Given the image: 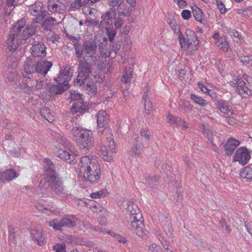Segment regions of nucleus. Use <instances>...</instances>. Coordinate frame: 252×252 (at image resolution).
<instances>
[{
  "label": "nucleus",
  "instance_id": "obj_51",
  "mask_svg": "<svg viewBox=\"0 0 252 252\" xmlns=\"http://www.w3.org/2000/svg\"><path fill=\"white\" fill-rule=\"evenodd\" d=\"M239 61L243 63V64L249 66V55L245 56L244 55H238Z\"/></svg>",
  "mask_w": 252,
  "mask_h": 252
},
{
  "label": "nucleus",
  "instance_id": "obj_53",
  "mask_svg": "<svg viewBox=\"0 0 252 252\" xmlns=\"http://www.w3.org/2000/svg\"><path fill=\"white\" fill-rule=\"evenodd\" d=\"M105 192L104 190H101L99 191L92 193L91 196L93 198H100L103 196Z\"/></svg>",
  "mask_w": 252,
  "mask_h": 252
},
{
  "label": "nucleus",
  "instance_id": "obj_6",
  "mask_svg": "<svg viewBox=\"0 0 252 252\" xmlns=\"http://www.w3.org/2000/svg\"><path fill=\"white\" fill-rule=\"evenodd\" d=\"M70 131L76 137V143L80 148L89 150L94 145V138L93 132L89 129L83 128L82 126L72 125Z\"/></svg>",
  "mask_w": 252,
  "mask_h": 252
},
{
  "label": "nucleus",
  "instance_id": "obj_34",
  "mask_svg": "<svg viewBox=\"0 0 252 252\" xmlns=\"http://www.w3.org/2000/svg\"><path fill=\"white\" fill-rule=\"evenodd\" d=\"M57 141L64 148L71 150V149L72 148L71 143L63 135H61L60 134H58L57 136Z\"/></svg>",
  "mask_w": 252,
  "mask_h": 252
},
{
  "label": "nucleus",
  "instance_id": "obj_2",
  "mask_svg": "<svg viewBox=\"0 0 252 252\" xmlns=\"http://www.w3.org/2000/svg\"><path fill=\"white\" fill-rule=\"evenodd\" d=\"M97 44L94 40H85L81 45L78 42L74 43L75 55L79 62L78 74L77 77L78 82L86 84L90 87L94 89V83L90 81L89 77L93 64H95L99 58L97 52Z\"/></svg>",
  "mask_w": 252,
  "mask_h": 252
},
{
  "label": "nucleus",
  "instance_id": "obj_1",
  "mask_svg": "<svg viewBox=\"0 0 252 252\" xmlns=\"http://www.w3.org/2000/svg\"><path fill=\"white\" fill-rule=\"evenodd\" d=\"M36 25L34 23L26 25V20L22 18L18 21L10 30L9 37L7 40V63L13 66L17 65V59L15 52L22 41L29 40L28 43L32 45L30 49L32 56L33 58H43L46 55V47L43 42H38L31 37L35 32Z\"/></svg>",
  "mask_w": 252,
  "mask_h": 252
},
{
  "label": "nucleus",
  "instance_id": "obj_21",
  "mask_svg": "<svg viewBox=\"0 0 252 252\" xmlns=\"http://www.w3.org/2000/svg\"><path fill=\"white\" fill-rule=\"evenodd\" d=\"M109 119V116L105 110H101L99 111L97 115V124L99 128H110L108 127V122Z\"/></svg>",
  "mask_w": 252,
  "mask_h": 252
},
{
  "label": "nucleus",
  "instance_id": "obj_8",
  "mask_svg": "<svg viewBox=\"0 0 252 252\" xmlns=\"http://www.w3.org/2000/svg\"><path fill=\"white\" fill-rule=\"evenodd\" d=\"M178 35L181 48L183 50L192 51L198 49L199 40L193 31L187 30L186 34H183L180 29H178Z\"/></svg>",
  "mask_w": 252,
  "mask_h": 252
},
{
  "label": "nucleus",
  "instance_id": "obj_20",
  "mask_svg": "<svg viewBox=\"0 0 252 252\" xmlns=\"http://www.w3.org/2000/svg\"><path fill=\"white\" fill-rule=\"evenodd\" d=\"M116 17L115 8H111L105 14L101 16L102 20L101 21V25L103 26H111L113 23V20Z\"/></svg>",
  "mask_w": 252,
  "mask_h": 252
},
{
  "label": "nucleus",
  "instance_id": "obj_30",
  "mask_svg": "<svg viewBox=\"0 0 252 252\" xmlns=\"http://www.w3.org/2000/svg\"><path fill=\"white\" fill-rule=\"evenodd\" d=\"M215 104L222 113L227 114L230 111L228 102L226 100L216 99Z\"/></svg>",
  "mask_w": 252,
  "mask_h": 252
},
{
  "label": "nucleus",
  "instance_id": "obj_15",
  "mask_svg": "<svg viewBox=\"0 0 252 252\" xmlns=\"http://www.w3.org/2000/svg\"><path fill=\"white\" fill-rule=\"evenodd\" d=\"M252 151L245 147L238 148L234 156V160L238 161L241 164H246L251 158Z\"/></svg>",
  "mask_w": 252,
  "mask_h": 252
},
{
  "label": "nucleus",
  "instance_id": "obj_36",
  "mask_svg": "<svg viewBox=\"0 0 252 252\" xmlns=\"http://www.w3.org/2000/svg\"><path fill=\"white\" fill-rule=\"evenodd\" d=\"M145 178L146 184L151 188H155L158 184L159 177L158 176H150L148 175H146Z\"/></svg>",
  "mask_w": 252,
  "mask_h": 252
},
{
  "label": "nucleus",
  "instance_id": "obj_5",
  "mask_svg": "<svg viewBox=\"0 0 252 252\" xmlns=\"http://www.w3.org/2000/svg\"><path fill=\"white\" fill-rule=\"evenodd\" d=\"M79 166L83 172L84 178L92 184L96 183L100 178V166L96 160L92 156L82 157Z\"/></svg>",
  "mask_w": 252,
  "mask_h": 252
},
{
  "label": "nucleus",
  "instance_id": "obj_48",
  "mask_svg": "<svg viewBox=\"0 0 252 252\" xmlns=\"http://www.w3.org/2000/svg\"><path fill=\"white\" fill-rule=\"evenodd\" d=\"M217 5L220 14H225L227 10L225 4L220 0H217Z\"/></svg>",
  "mask_w": 252,
  "mask_h": 252
},
{
  "label": "nucleus",
  "instance_id": "obj_45",
  "mask_svg": "<svg viewBox=\"0 0 252 252\" xmlns=\"http://www.w3.org/2000/svg\"><path fill=\"white\" fill-rule=\"evenodd\" d=\"M167 121L171 125L176 126L177 125L178 121H179L180 118L176 117L170 114H169L167 117Z\"/></svg>",
  "mask_w": 252,
  "mask_h": 252
},
{
  "label": "nucleus",
  "instance_id": "obj_57",
  "mask_svg": "<svg viewBox=\"0 0 252 252\" xmlns=\"http://www.w3.org/2000/svg\"><path fill=\"white\" fill-rule=\"evenodd\" d=\"M65 34H66V36L67 37V38L69 40L71 41L74 44L75 42H78V41L80 39V36L75 37V36H72V35L69 34L68 33H65Z\"/></svg>",
  "mask_w": 252,
  "mask_h": 252
},
{
  "label": "nucleus",
  "instance_id": "obj_37",
  "mask_svg": "<svg viewBox=\"0 0 252 252\" xmlns=\"http://www.w3.org/2000/svg\"><path fill=\"white\" fill-rule=\"evenodd\" d=\"M70 73L68 70H63L60 72V76L58 80L62 83H67V82L70 79Z\"/></svg>",
  "mask_w": 252,
  "mask_h": 252
},
{
  "label": "nucleus",
  "instance_id": "obj_55",
  "mask_svg": "<svg viewBox=\"0 0 252 252\" xmlns=\"http://www.w3.org/2000/svg\"><path fill=\"white\" fill-rule=\"evenodd\" d=\"M115 238L119 242L124 244L127 242L126 238L120 234H117V235H115Z\"/></svg>",
  "mask_w": 252,
  "mask_h": 252
},
{
  "label": "nucleus",
  "instance_id": "obj_31",
  "mask_svg": "<svg viewBox=\"0 0 252 252\" xmlns=\"http://www.w3.org/2000/svg\"><path fill=\"white\" fill-rule=\"evenodd\" d=\"M192 10L196 20L201 23H204L206 21L204 18V14L202 10L196 5L192 7Z\"/></svg>",
  "mask_w": 252,
  "mask_h": 252
},
{
  "label": "nucleus",
  "instance_id": "obj_47",
  "mask_svg": "<svg viewBox=\"0 0 252 252\" xmlns=\"http://www.w3.org/2000/svg\"><path fill=\"white\" fill-rule=\"evenodd\" d=\"M66 246L64 243L56 244L53 246V250L55 252H66Z\"/></svg>",
  "mask_w": 252,
  "mask_h": 252
},
{
  "label": "nucleus",
  "instance_id": "obj_49",
  "mask_svg": "<svg viewBox=\"0 0 252 252\" xmlns=\"http://www.w3.org/2000/svg\"><path fill=\"white\" fill-rule=\"evenodd\" d=\"M61 39V38L59 35L54 34L52 36L49 38V41L55 44L56 46H58V44L60 43Z\"/></svg>",
  "mask_w": 252,
  "mask_h": 252
},
{
  "label": "nucleus",
  "instance_id": "obj_50",
  "mask_svg": "<svg viewBox=\"0 0 252 252\" xmlns=\"http://www.w3.org/2000/svg\"><path fill=\"white\" fill-rule=\"evenodd\" d=\"M176 126L182 129L185 130L189 127V125L187 122L182 120L180 118L179 121H178V124L176 125Z\"/></svg>",
  "mask_w": 252,
  "mask_h": 252
},
{
  "label": "nucleus",
  "instance_id": "obj_64",
  "mask_svg": "<svg viewBox=\"0 0 252 252\" xmlns=\"http://www.w3.org/2000/svg\"><path fill=\"white\" fill-rule=\"evenodd\" d=\"M53 25L49 22V20H45L42 24V27L44 28V29L48 30L50 29Z\"/></svg>",
  "mask_w": 252,
  "mask_h": 252
},
{
  "label": "nucleus",
  "instance_id": "obj_35",
  "mask_svg": "<svg viewBox=\"0 0 252 252\" xmlns=\"http://www.w3.org/2000/svg\"><path fill=\"white\" fill-rule=\"evenodd\" d=\"M144 91H145L144 94L143 96V100L144 101L145 103V110L146 111V113L147 114V111H150V109H152L153 107V103L150 100V99L148 97V87H145L143 89ZM150 114V112H148V114Z\"/></svg>",
  "mask_w": 252,
  "mask_h": 252
},
{
  "label": "nucleus",
  "instance_id": "obj_7",
  "mask_svg": "<svg viewBox=\"0 0 252 252\" xmlns=\"http://www.w3.org/2000/svg\"><path fill=\"white\" fill-rule=\"evenodd\" d=\"M98 134L102 139L107 140L108 142V147L109 150L111 151V152H109L105 146L100 145L98 154L104 160L111 162L113 160L112 153L116 152L112 129L111 128H105L99 131Z\"/></svg>",
  "mask_w": 252,
  "mask_h": 252
},
{
  "label": "nucleus",
  "instance_id": "obj_17",
  "mask_svg": "<svg viewBox=\"0 0 252 252\" xmlns=\"http://www.w3.org/2000/svg\"><path fill=\"white\" fill-rule=\"evenodd\" d=\"M132 139L134 140V146L129 151V155L135 158L140 157L141 152L142 150V137L137 134H134Z\"/></svg>",
  "mask_w": 252,
  "mask_h": 252
},
{
  "label": "nucleus",
  "instance_id": "obj_29",
  "mask_svg": "<svg viewBox=\"0 0 252 252\" xmlns=\"http://www.w3.org/2000/svg\"><path fill=\"white\" fill-rule=\"evenodd\" d=\"M132 7L129 4L125 3L124 1L123 3L121 2L119 4L117 9L118 15L129 17L131 14Z\"/></svg>",
  "mask_w": 252,
  "mask_h": 252
},
{
  "label": "nucleus",
  "instance_id": "obj_27",
  "mask_svg": "<svg viewBox=\"0 0 252 252\" xmlns=\"http://www.w3.org/2000/svg\"><path fill=\"white\" fill-rule=\"evenodd\" d=\"M98 46L99 53L102 58H106L110 56L111 54L110 46L108 45L107 38H102V41Z\"/></svg>",
  "mask_w": 252,
  "mask_h": 252
},
{
  "label": "nucleus",
  "instance_id": "obj_62",
  "mask_svg": "<svg viewBox=\"0 0 252 252\" xmlns=\"http://www.w3.org/2000/svg\"><path fill=\"white\" fill-rule=\"evenodd\" d=\"M124 0H109V3L111 6L114 7L121 2L123 3Z\"/></svg>",
  "mask_w": 252,
  "mask_h": 252
},
{
  "label": "nucleus",
  "instance_id": "obj_11",
  "mask_svg": "<svg viewBox=\"0 0 252 252\" xmlns=\"http://www.w3.org/2000/svg\"><path fill=\"white\" fill-rule=\"evenodd\" d=\"M77 221V219L75 216L69 215L60 220L54 219L46 221L45 224L52 227L55 231H62L63 227L70 228L75 226Z\"/></svg>",
  "mask_w": 252,
  "mask_h": 252
},
{
  "label": "nucleus",
  "instance_id": "obj_4",
  "mask_svg": "<svg viewBox=\"0 0 252 252\" xmlns=\"http://www.w3.org/2000/svg\"><path fill=\"white\" fill-rule=\"evenodd\" d=\"M52 66L53 63L51 61H36L31 58H27L24 64L22 76L26 77V81H30V77H36V75H40L45 77Z\"/></svg>",
  "mask_w": 252,
  "mask_h": 252
},
{
  "label": "nucleus",
  "instance_id": "obj_63",
  "mask_svg": "<svg viewBox=\"0 0 252 252\" xmlns=\"http://www.w3.org/2000/svg\"><path fill=\"white\" fill-rule=\"evenodd\" d=\"M229 34L231 36L237 37L239 39L241 38V36L239 35V32L235 30H231L229 32Z\"/></svg>",
  "mask_w": 252,
  "mask_h": 252
},
{
  "label": "nucleus",
  "instance_id": "obj_46",
  "mask_svg": "<svg viewBox=\"0 0 252 252\" xmlns=\"http://www.w3.org/2000/svg\"><path fill=\"white\" fill-rule=\"evenodd\" d=\"M124 16L118 15L117 17H115L114 20V25L116 29L120 28L123 24L124 19L123 17Z\"/></svg>",
  "mask_w": 252,
  "mask_h": 252
},
{
  "label": "nucleus",
  "instance_id": "obj_3",
  "mask_svg": "<svg viewBox=\"0 0 252 252\" xmlns=\"http://www.w3.org/2000/svg\"><path fill=\"white\" fill-rule=\"evenodd\" d=\"M43 165L45 174L38 185L42 193L46 194L53 192L59 196L66 198L69 193L64 188L53 162L45 158Z\"/></svg>",
  "mask_w": 252,
  "mask_h": 252
},
{
  "label": "nucleus",
  "instance_id": "obj_54",
  "mask_svg": "<svg viewBox=\"0 0 252 252\" xmlns=\"http://www.w3.org/2000/svg\"><path fill=\"white\" fill-rule=\"evenodd\" d=\"M140 135L145 137L146 139H149L150 138V132L146 127H143L141 130Z\"/></svg>",
  "mask_w": 252,
  "mask_h": 252
},
{
  "label": "nucleus",
  "instance_id": "obj_25",
  "mask_svg": "<svg viewBox=\"0 0 252 252\" xmlns=\"http://www.w3.org/2000/svg\"><path fill=\"white\" fill-rule=\"evenodd\" d=\"M88 109L87 103L83 102V99L74 102L71 106L70 111L72 114H82L85 112Z\"/></svg>",
  "mask_w": 252,
  "mask_h": 252
},
{
  "label": "nucleus",
  "instance_id": "obj_32",
  "mask_svg": "<svg viewBox=\"0 0 252 252\" xmlns=\"http://www.w3.org/2000/svg\"><path fill=\"white\" fill-rule=\"evenodd\" d=\"M41 201L35 205L36 208L41 211L42 212L44 210L45 211H47L45 212L48 216H50L52 214H57L58 213V212L56 210V209L53 207H46L45 205L41 204Z\"/></svg>",
  "mask_w": 252,
  "mask_h": 252
},
{
  "label": "nucleus",
  "instance_id": "obj_59",
  "mask_svg": "<svg viewBox=\"0 0 252 252\" xmlns=\"http://www.w3.org/2000/svg\"><path fill=\"white\" fill-rule=\"evenodd\" d=\"M43 118L46 120L49 123L53 122L55 120L54 115H53L50 112L47 113V114H46V115H45V116H44Z\"/></svg>",
  "mask_w": 252,
  "mask_h": 252
},
{
  "label": "nucleus",
  "instance_id": "obj_14",
  "mask_svg": "<svg viewBox=\"0 0 252 252\" xmlns=\"http://www.w3.org/2000/svg\"><path fill=\"white\" fill-rule=\"evenodd\" d=\"M232 85L235 87V91L242 97H247L252 94V91L247 86L246 83L242 78H237L231 82Z\"/></svg>",
  "mask_w": 252,
  "mask_h": 252
},
{
  "label": "nucleus",
  "instance_id": "obj_60",
  "mask_svg": "<svg viewBox=\"0 0 252 252\" xmlns=\"http://www.w3.org/2000/svg\"><path fill=\"white\" fill-rule=\"evenodd\" d=\"M183 19L187 20L191 17L190 11L189 10H184L181 13Z\"/></svg>",
  "mask_w": 252,
  "mask_h": 252
},
{
  "label": "nucleus",
  "instance_id": "obj_42",
  "mask_svg": "<svg viewBox=\"0 0 252 252\" xmlns=\"http://www.w3.org/2000/svg\"><path fill=\"white\" fill-rule=\"evenodd\" d=\"M69 98L70 99V101H79L82 100V95L81 94L75 91H70V96Z\"/></svg>",
  "mask_w": 252,
  "mask_h": 252
},
{
  "label": "nucleus",
  "instance_id": "obj_16",
  "mask_svg": "<svg viewBox=\"0 0 252 252\" xmlns=\"http://www.w3.org/2000/svg\"><path fill=\"white\" fill-rule=\"evenodd\" d=\"M212 37L215 40L216 46L222 51L227 52L231 50L230 44L225 36H220L219 33H216Z\"/></svg>",
  "mask_w": 252,
  "mask_h": 252
},
{
  "label": "nucleus",
  "instance_id": "obj_61",
  "mask_svg": "<svg viewBox=\"0 0 252 252\" xmlns=\"http://www.w3.org/2000/svg\"><path fill=\"white\" fill-rule=\"evenodd\" d=\"M198 88L200 89L201 91L203 92L204 94H206L209 89H208L207 87L201 83H198Z\"/></svg>",
  "mask_w": 252,
  "mask_h": 252
},
{
  "label": "nucleus",
  "instance_id": "obj_56",
  "mask_svg": "<svg viewBox=\"0 0 252 252\" xmlns=\"http://www.w3.org/2000/svg\"><path fill=\"white\" fill-rule=\"evenodd\" d=\"M49 1H52L55 4H58V5H60V6L64 9L66 8L65 5V0H49Z\"/></svg>",
  "mask_w": 252,
  "mask_h": 252
},
{
  "label": "nucleus",
  "instance_id": "obj_22",
  "mask_svg": "<svg viewBox=\"0 0 252 252\" xmlns=\"http://www.w3.org/2000/svg\"><path fill=\"white\" fill-rule=\"evenodd\" d=\"M19 175L16 170L12 168L0 172V182H9L18 177Z\"/></svg>",
  "mask_w": 252,
  "mask_h": 252
},
{
  "label": "nucleus",
  "instance_id": "obj_26",
  "mask_svg": "<svg viewBox=\"0 0 252 252\" xmlns=\"http://www.w3.org/2000/svg\"><path fill=\"white\" fill-rule=\"evenodd\" d=\"M160 161V160H156L155 162V165L158 169L161 171L162 175H166L167 178H169L171 176L172 167L170 166V164L166 163H164V162L162 163Z\"/></svg>",
  "mask_w": 252,
  "mask_h": 252
},
{
  "label": "nucleus",
  "instance_id": "obj_38",
  "mask_svg": "<svg viewBox=\"0 0 252 252\" xmlns=\"http://www.w3.org/2000/svg\"><path fill=\"white\" fill-rule=\"evenodd\" d=\"M131 70L130 68H126L123 73L122 81L125 84L130 83L132 77Z\"/></svg>",
  "mask_w": 252,
  "mask_h": 252
},
{
  "label": "nucleus",
  "instance_id": "obj_18",
  "mask_svg": "<svg viewBox=\"0 0 252 252\" xmlns=\"http://www.w3.org/2000/svg\"><path fill=\"white\" fill-rule=\"evenodd\" d=\"M91 70L90 71V73H89V77L90 78V81H92L94 83V89H93L92 87H90L86 84H84L81 82H78L77 81V78L76 80L74 81V83L76 85H79L80 86L84 87L86 89L89 90V91H92L93 92H96V88L95 86L94 82L97 83H101L103 81L104 78L105 77V75L103 73H98L95 75H92L93 78H91Z\"/></svg>",
  "mask_w": 252,
  "mask_h": 252
},
{
  "label": "nucleus",
  "instance_id": "obj_28",
  "mask_svg": "<svg viewBox=\"0 0 252 252\" xmlns=\"http://www.w3.org/2000/svg\"><path fill=\"white\" fill-rule=\"evenodd\" d=\"M202 132L204 136L206 137L212 144L213 148L214 151H216L217 146L213 142L217 136L214 133V132L210 127H207L204 125L202 126Z\"/></svg>",
  "mask_w": 252,
  "mask_h": 252
},
{
  "label": "nucleus",
  "instance_id": "obj_13",
  "mask_svg": "<svg viewBox=\"0 0 252 252\" xmlns=\"http://www.w3.org/2000/svg\"><path fill=\"white\" fill-rule=\"evenodd\" d=\"M55 83H50L48 86V89H46L49 93L52 96H55L57 95L63 94L66 90H68L70 85L67 83H62L58 78H54Z\"/></svg>",
  "mask_w": 252,
  "mask_h": 252
},
{
  "label": "nucleus",
  "instance_id": "obj_33",
  "mask_svg": "<svg viewBox=\"0 0 252 252\" xmlns=\"http://www.w3.org/2000/svg\"><path fill=\"white\" fill-rule=\"evenodd\" d=\"M48 10L51 13H61L65 9L61 7L58 4H55L52 1L48 0Z\"/></svg>",
  "mask_w": 252,
  "mask_h": 252
},
{
  "label": "nucleus",
  "instance_id": "obj_44",
  "mask_svg": "<svg viewBox=\"0 0 252 252\" xmlns=\"http://www.w3.org/2000/svg\"><path fill=\"white\" fill-rule=\"evenodd\" d=\"M105 28L106 30L107 34L109 40L111 42H113L114 38L117 34V32L115 30L108 29L109 26H105Z\"/></svg>",
  "mask_w": 252,
  "mask_h": 252
},
{
  "label": "nucleus",
  "instance_id": "obj_23",
  "mask_svg": "<svg viewBox=\"0 0 252 252\" xmlns=\"http://www.w3.org/2000/svg\"><path fill=\"white\" fill-rule=\"evenodd\" d=\"M55 155L66 162L71 164H74L76 162L74 156L70 154L66 150L60 149L56 152Z\"/></svg>",
  "mask_w": 252,
  "mask_h": 252
},
{
  "label": "nucleus",
  "instance_id": "obj_43",
  "mask_svg": "<svg viewBox=\"0 0 252 252\" xmlns=\"http://www.w3.org/2000/svg\"><path fill=\"white\" fill-rule=\"evenodd\" d=\"M18 229L17 228H14L12 227H10L9 229V240L13 244L15 243V237L16 233L18 232Z\"/></svg>",
  "mask_w": 252,
  "mask_h": 252
},
{
  "label": "nucleus",
  "instance_id": "obj_24",
  "mask_svg": "<svg viewBox=\"0 0 252 252\" xmlns=\"http://www.w3.org/2000/svg\"><path fill=\"white\" fill-rule=\"evenodd\" d=\"M240 144V142L238 140L233 138H229L224 146L226 155L228 156H231Z\"/></svg>",
  "mask_w": 252,
  "mask_h": 252
},
{
  "label": "nucleus",
  "instance_id": "obj_39",
  "mask_svg": "<svg viewBox=\"0 0 252 252\" xmlns=\"http://www.w3.org/2000/svg\"><path fill=\"white\" fill-rule=\"evenodd\" d=\"M240 175L243 178L252 180V169L249 167H245L241 171Z\"/></svg>",
  "mask_w": 252,
  "mask_h": 252
},
{
  "label": "nucleus",
  "instance_id": "obj_10",
  "mask_svg": "<svg viewBox=\"0 0 252 252\" xmlns=\"http://www.w3.org/2000/svg\"><path fill=\"white\" fill-rule=\"evenodd\" d=\"M26 77H23L22 81L20 84L21 90L25 93L29 94L32 92V88L35 86L36 89H41L45 87L48 89V86L50 82L44 78L37 79L36 77H30V81H26Z\"/></svg>",
  "mask_w": 252,
  "mask_h": 252
},
{
  "label": "nucleus",
  "instance_id": "obj_40",
  "mask_svg": "<svg viewBox=\"0 0 252 252\" xmlns=\"http://www.w3.org/2000/svg\"><path fill=\"white\" fill-rule=\"evenodd\" d=\"M190 99L196 104H197L202 106H205L206 104L205 101L200 96H197L194 94H190Z\"/></svg>",
  "mask_w": 252,
  "mask_h": 252
},
{
  "label": "nucleus",
  "instance_id": "obj_19",
  "mask_svg": "<svg viewBox=\"0 0 252 252\" xmlns=\"http://www.w3.org/2000/svg\"><path fill=\"white\" fill-rule=\"evenodd\" d=\"M32 239L39 246H43L46 243V236L41 229H32L30 232Z\"/></svg>",
  "mask_w": 252,
  "mask_h": 252
},
{
  "label": "nucleus",
  "instance_id": "obj_58",
  "mask_svg": "<svg viewBox=\"0 0 252 252\" xmlns=\"http://www.w3.org/2000/svg\"><path fill=\"white\" fill-rule=\"evenodd\" d=\"M181 108L186 113H189L192 110L191 105L189 103H185L184 105L181 106Z\"/></svg>",
  "mask_w": 252,
  "mask_h": 252
},
{
  "label": "nucleus",
  "instance_id": "obj_9",
  "mask_svg": "<svg viewBox=\"0 0 252 252\" xmlns=\"http://www.w3.org/2000/svg\"><path fill=\"white\" fill-rule=\"evenodd\" d=\"M132 208L133 210L130 211L129 218L130 224L128 228L138 236L141 237L144 233L143 219L140 211L137 205H132Z\"/></svg>",
  "mask_w": 252,
  "mask_h": 252
},
{
  "label": "nucleus",
  "instance_id": "obj_41",
  "mask_svg": "<svg viewBox=\"0 0 252 252\" xmlns=\"http://www.w3.org/2000/svg\"><path fill=\"white\" fill-rule=\"evenodd\" d=\"M166 21L173 30L175 31L179 28L177 21L173 16H169L167 17Z\"/></svg>",
  "mask_w": 252,
  "mask_h": 252
},
{
  "label": "nucleus",
  "instance_id": "obj_52",
  "mask_svg": "<svg viewBox=\"0 0 252 252\" xmlns=\"http://www.w3.org/2000/svg\"><path fill=\"white\" fill-rule=\"evenodd\" d=\"M19 0H7L6 3L7 6L9 8V10L13 9L14 7L16 6L19 2Z\"/></svg>",
  "mask_w": 252,
  "mask_h": 252
},
{
  "label": "nucleus",
  "instance_id": "obj_12",
  "mask_svg": "<svg viewBox=\"0 0 252 252\" xmlns=\"http://www.w3.org/2000/svg\"><path fill=\"white\" fill-rule=\"evenodd\" d=\"M43 3L41 2H35L34 4L30 5L29 7L28 12L35 17L33 19V21L36 23L42 22L44 17L47 15L48 12L42 10Z\"/></svg>",
  "mask_w": 252,
  "mask_h": 252
}]
</instances>
